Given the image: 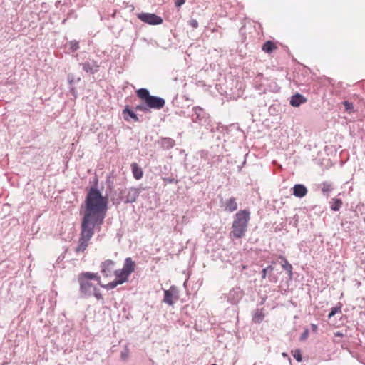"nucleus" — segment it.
<instances>
[{"label":"nucleus","mask_w":365,"mask_h":365,"mask_svg":"<svg viewBox=\"0 0 365 365\" xmlns=\"http://www.w3.org/2000/svg\"><path fill=\"white\" fill-rule=\"evenodd\" d=\"M81 208L83 215L78 245L75 250L76 253L83 252L86 250L94 234V229L100 228L103 223L108 210V201L97 188L91 187Z\"/></svg>","instance_id":"obj_1"},{"label":"nucleus","mask_w":365,"mask_h":365,"mask_svg":"<svg viewBox=\"0 0 365 365\" xmlns=\"http://www.w3.org/2000/svg\"><path fill=\"white\" fill-rule=\"evenodd\" d=\"M250 220V212L249 210H242L237 212L234 216L232 230L230 233V237L232 239L243 237L247 230Z\"/></svg>","instance_id":"obj_2"},{"label":"nucleus","mask_w":365,"mask_h":365,"mask_svg":"<svg viewBox=\"0 0 365 365\" xmlns=\"http://www.w3.org/2000/svg\"><path fill=\"white\" fill-rule=\"evenodd\" d=\"M91 280H95L98 284L101 282V278L98 273L86 272L78 275V281L80 285V292L83 297H91L93 291L96 288V286L91 282Z\"/></svg>","instance_id":"obj_3"},{"label":"nucleus","mask_w":365,"mask_h":365,"mask_svg":"<svg viewBox=\"0 0 365 365\" xmlns=\"http://www.w3.org/2000/svg\"><path fill=\"white\" fill-rule=\"evenodd\" d=\"M136 93L138 97L143 100L149 108L160 110L165 106L164 98L151 96L146 88H140Z\"/></svg>","instance_id":"obj_4"},{"label":"nucleus","mask_w":365,"mask_h":365,"mask_svg":"<svg viewBox=\"0 0 365 365\" xmlns=\"http://www.w3.org/2000/svg\"><path fill=\"white\" fill-rule=\"evenodd\" d=\"M191 118L194 123H198L201 125H206L209 121L208 114L199 106L193 107Z\"/></svg>","instance_id":"obj_5"},{"label":"nucleus","mask_w":365,"mask_h":365,"mask_svg":"<svg viewBox=\"0 0 365 365\" xmlns=\"http://www.w3.org/2000/svg\"><path fill=\"white\" fill-rule=\"evenodd\" d=\"M140 192V190L136 187L125 188L121 192V197L125 203H132L136 201Z\"/></svg>","instance_id":"obj_6"},{"label":"nucleus","mask_w":365,"mask_h":365,"mask_svg":"<svg viewBox=\"0 0 365 365\" xmlns=\"http://www.w3.org/2000/svg\"><path fill=\"white\" fill-rule=\"evenodd\" d=\"M138 18L150 25H158L163 23V19L155 14L140 13L138 14Z\"/></svg>","instance_id":"obj_7"},{"label":"nucleus","mask_w":365,"mask_h":365,"mask_svg":"<svg viewBox=\"0 0 365 365\" xmlns=\"http://www.w3.org/2000/svg\"><path fill=\"white\" fill-rule=\"evenodd\" d=\"M243 296V291L240 287H235L230 290L227 295V302L232 304H237Z\"/></svg>","instance_id":"obj_8"},{"label":"nucleus","mask_w":365,"mask_h":365,"mask_svg":"<svg viewBox=\"0 0 365 365\" xmlns=\"http://www.w3.org/2000/svg\"><path fill=\"white\" fill-rule=\"evenodd\" d=\"M115 266V262L111 259H106L101 264V272L104 277L111 275Z\"/></svg>","instance_id":"obj_9"},{"label":"nucleus","mask_w":365,"mask_h":365,"mask_svg":"<svg viewBox=\"0 0 365 365\" xmlns=\"http://www.w3.org/2000/svg\"><path fill=\"white\" fill-rule=\"evenodd\" d=\"M82 66L83 70L86 71V73H89L91 74H94L98 71L99 66L98 63L94 61H86L84 63H81Z\"/></svg>","instance_id":"obj_10"},{"label":"nucleus","mask_w":365,"mask_h":365,"mask_svg":"<svg viewBox=\"0 0 365 365\" xmlns=\"http://www.w3.org/2000/svg\"><path fill=\"white\" fill-rule=\"evenodd\" d=\"M135 264L130 257L125 258L123 267L121 269L124 273L130 275L135 271Z\"/></svg>","instance_id":"obj_11"},{"label":"nucleus","mask_w":365,"mask_h":365,"mask_svg":"<svg viewBox=\"0 0 365 365\" xmlns=\"http://www.w3.org/2000/svg\"><path fill=\"white\" fill-rule=\"evenodd\" d=\"M237 209V202L235 197H232L224 202V210L229 212H233Z\"/></svg>","instance_id":"obj_12"},{"label":"nucleus","mask_w":365,"mask_h":365,"mask_svg":"<svg viewBox=\"0 0 365 365\" xmlns=\"http://www.w3.org/2000/svg\"><path fill=\"white\" fill-rule=\"evenodd\" d=\"M176 293V288L174 286H171L170 288L168 290H164V298H163V302L169 304L173 305V295Z\"/></svg>","instance_id":"obj_13"},{"label":"nucleus","mask_w":365,"mask_h":365,"mask_svg":"<svg viewBox=\"0 0 365 365\" xmlns=\"http://www.w3.org/2000/svg\"><path fill=\"white\" fill-rule=\"evenodd\" d=\"M307 102V98L300 93H296L291 97L290 105L293 107H299Z\"/></svg>","instance_id":"obj_14"},{"label":"nucleus","mask_w":365,"mask_h":365,"mask_svg":"<svg viewBox=\"0 0 365 365\" xmlns=\"http://www.w3.org/2000/svg\"><path fill=\"white\" fill-rule=\"evenodd\" d=\"M293 195L297 197L302 198L304 197L307 193V187L302 184H297L293 188Z\"/></svg>","instance_id":"obj_15"},{"label":"nucleus","mask_w":365,"mask_h":365,"mask_svg":"<svg viewBox=\"0 0 365 365\" xmlns=\"http://www.w3.org/2000/svg\"><path fill=\"white\" fill-rule=\"evenodd\" d=\"M158 144L160 145L163 149L169 150L174 147L175 142L170 138H162L160 140H158Z\"/></svg>","instance_id":"obj_16"},{"label":"nucleus","mask_w":365,"mask_h":365,"mask_svg":"<svg viewBox=\"0 0 365 365\" xmlns=\"http://www.w3.org/2000/svg\"><path fill=\"white\" fill-rule=\"evenodd\" d=\"M115 279L120 284H123L124 282H127L128 280V274H126L123 272V270L117 269L114 272Z\"/></svg>","instance_id":"obj_17"},{"label":"nucleus","mask_w":365,"mask_h":365,"mask_svg":"<svg viewBox=\"0 0 365 365\" xmlns=\"http://www.w3.org/2000/svg\"><path fill=\"white\" fill-rule=\"evenodd\" d=\"M131 169H132V173H133V177L136 180H140L142 178V177L143 175V173L142 169L138 165L137 163H132Z\"/></svg>","instance_id":"obj_18"},{"label":"nucleus","mask_w":365,"mask_h":365,"mask_svg":"<svg viewBox=\"0 0 365 365\" xmlns=\"http://www.w3.org/2000/svg\"><path fill=\"white\" fill-rule=\"evenodd\" d=\"M279 259L282 260V268L287 272L289 277L291 278L293 275V272H292V264H290L289 263V262L287 261V259L283 257V256H280L279 257Z\"/></svg>","instance_id":"obj_19"},{"label":"nucleus","mask_w":365,"mask_h":365,"mask_svg":"<svg viewBox=\"0 0 365 365\" xmlns=\"http://www.w3.org/2000/svg\"><path fill=\"white\" fill-rule=\"evenodd\" d=\"M264 318V314L262 309H257L252 316V321L255 323H260Z\"/></svg>","instance_id":"obj_20"},{"label":"nucleus","mask_w":365,"mask_h":365,"mask_svg":"<svg viewBox=\"0 0 365 365\" xmlns=\"http://www.w3.org/2000/svg\"><path fill=\"white\" fill-rule=\"evenodd\" d=\"M262 49L267 53H271L277 49V46L272 41H267L263 44Z\"/></svg>","instance_id":"obj_21"},{"label":"nucleus","mask_w":365,"mask_h":365,"mask_svg":"<svg viewBox=\"0 0 365 365\" xmlns=\"http://www.w3.org/2000/svg\"><path fill=\"white\" fill-rule=\"evenodd\" d=\"M123 113L128 114V116H124L125 120H129L130 118L133 119L134 121L138 122L139 120L137 115L130 109H129L128 106H126L123 110Z\"/></svg>","instance_id":"obj_22"},{"label":"nucleus","mask_w":365,"mask_h":365,"mask_svg":"<svg viewBox=\"0 0 365 365\" xmlns=\"http://www.w3.org/2000/svg\"><path fill=\"white\" fill-rule=\"evenodd\" d=\"M330 203V207L334 211H338L342 205V201L341 199H332V201Z\"/></svg>","instance_id":"obj_23"},{"label":"nucleus","mask_w":365,"mask_h":365,"mask_svg":"<svg viewBox=\"0 0 365 365\" xmlns=\"http://www.w3.org/2000/svg\"><path fill=\"white\" fill-rule=\"evenodd\" d=\"M342 305L341 303H339L336 307H332L330 313L328 315V318L331 319L333 316H334L336 313L340 312L341 309Z\"/></svg>","instance_id":"obj_24"},{"label":"nucleus","mask_w":365,"mask_h":365,"mask_svg":"<svg viewBox=\"0 0 365 365\" xmlns=\"http://www.w3.org/2000/svg\"><path fill=\"white\" fill-rule=\"evenodd\" d=\"M332 189L331 185L327 182H324L322 184V191L324 194H328Z\"/></svg>","instance_id":"obj_25"},{"label":"nucleus","mask_w":365,"mask_h":365,"mask_svg":"<svg viewBox=\"0 0 365 365\" xmlns=\"http://www.w3.org/2000/svg\"><path fill=\"white\" fill-rule=\"evenodd\" d=\"M120 284L116 279L113 280L111 282H109L106 285H103V287L106 288L107 289H112L116 287L118 285Z\"/></svg>","instance_id":"obj_26"},{"label":"nucleus","mask_w":365,"mask_h":365,"mask_svg":"<svg viewBox=\"0 0 365 365\" xmlns=\"http://www.w3.org/2000/svg\"><path fill=\"white\" fill-rule=\"evenodd\" d=\"M293 357L298 361L300 362L302 360V354L299 349H295L292 351Z\"/></svg>","instance_id":"obj_27"},{"label":"nucleus","mask_w":365,"mask_h":365,"mask_svg":"<svg viewBox=\"0 0 365 365\" xmlns=\"http://www.w3.org/2000/svg\"><path fill=\"white\" fill-rule=\"evenodd\" d=\"M69 46L71 51H76L79 48L78 42L76 41H70Z\"/></svg>","instance_id":"obj_28"},{"label":"nucleus","mask_w":365,"mask_h":365,"mask_svg":"<svg viewBox=\"0 0 365 365\" xmlns=\"http://www.w3.org/2000/svg\"><path fill=\"white\" fill-rule=\"evenodd\" d=\"M272 271H273V267L271 265H269V266L267 267L266 268L263 269L262 272V279H265L266 277H267V272H271Z\"/></svg>","instance_id":"obj_29"},{"label":"nucleus","mask_w":365,"mask_h":365,"mask_svg":"<svg viewBox=\"0 0 365 365\" xmlns=\"http://www.w3.org/2000/svg\"><path fill=\"white\" fill-rule=\"evenodd\" d=\"M148 109H149V108L146 106V104L145 105H144V104L138 105L135 107L136 110H140V111H143V112L148 111Z\"/></svg>","instance_id":"obj_30"},{"label":"nucleus","mask_w":365,"mask_h":365,"mask_svg":"<svg viewBox=\"0 0 365 365\" xmlns=\"http://www.w3.org/2000/svg\"><path fill=\"white\" fill-rule=\"evenodd\" d=\"M92 294H93L95 296V297L97 299H102V294H101V292H99V289L96 288L93 291V293Z\"/></svg>","instance_id":"obj_31"},{"label":"nucleus","mask_w":365,"mask_h":365,"mask_svg":"<svg viewBox=\"0 0 365 365\" xmlns=\"http://www.w3.org/2000/svg\"><path fill=\"white\" fill-rule=\"evenodd\" d=\"M189 25L192 28L196 29L198 27V22L196 19H191L189 21Z\"/></svg>","instance_id":"obj_32"},{"label":"nucleus","mask_w":365,"mask_h":365,"mask_svg":"<svg viewBox=\"0 0 365 365\" xmlns=\"http://www.w3.org/2000/svg\"><path fill=\"white\" fill-rule=\"evenodd\" d=\"M344 105L345 106V109L346 110H350L353 109V104L351 103H349L348 101H344Z\"/></svg>","instance_id":"obj_33"},{"label":"nucleus","mask_w":365,"mask_h":365,"mask_svg":"<svg viewBox=\"0 0 365 365\" xmlns=\"http://www.w3.org/2000/svg\"><path fill=\"white\" fill-rule=\"evenodd\" d=\"M308 336H309V331H308V329H305L300 336V340L304 341V340L307 339Z\"/></svg>","instance_id":"obj_34"},{"label":"nucleus","mask_w":365,"mask_h":365,"mask_svg":"<svg viewBox=\"0 0 365 365\" xmlns=\"http://www.w3.org/2000/svg\"><path fill=\"white\" fill-rule=\"evenodd\" d=\"M185 2V0H176L175 2V4L177 7L181 6L182 4H184Z\"/></svg>","instance_id":"obj_35"},{"label":"nucleus","mask_w":365,"mask_h":365,"mask_svg":"<svg viewBox=\"0 0 365 365\" xmlns=\"http://www.w3.org/2000/svg\"><path fill=\"white\" fill-rule=\"evenodd\" d=\"M163 180L164 182H166L168 183H173L175 182V179L173 178H163Z\"/></svg>","instance_id":"obj_36"},{"label":"nucleus","mask_w":365,"mask_h":365,"mask_svg":"<svg viewBox=\"0 0 365 365\" xmlns=\"http://www.w3.org/2000/svg\"><path fill=\"white\" fill-rule=\"evenodd\" d=\"M200 157L202 158L206 159L207 158V152L205 150H202L200 152Z\"/></svg>","instance_id":"obj_37"},{"label":"nucleus","mask_w":365,"mask_h":365,"mask_svg":"<svg viewBox=\"0 0 365 365\" xmlns=\"http://www.w3.org/2000/svg\"><path fill=\"white\" fill-rule=\"evenodd\" d=\"M311 327H312V329L314 332H317V330H318V327L317 324H311Z\"/></svg>","instance_id":"obj_38"},{"label":"nucleus","mask_w":365,"mask_h":365,"mask_svg":"<svg viewBox=\"0 0 365 365\" xmlns=\"http://www.w3.org/2000/svg\"><path fill=\"white\" fill-rule=\"evenodd\" d=\"M336 335L338 336H342V334H341V333H337Z\"/></svg>","instance_id":"obj_39"},{"label":"nucleus","mask_w":365,"mask_h":365,"mask_svg":"<svg viewBox=\"0 0 365 365\" xmlns=\"http://www.w3.org/2000/svg\"><path fill=\"white\" fill-rule=\"evenodd\" d=\"M253 365H261V363L260 364L255 363Z\"/></svg>","instance_id":"obj_40"},{"label":"nucleus","mask_w":365,"mask_h":365,"mask_svg":"<svg viewBox=\"0 0 365 365\" xmlns=\"http://www.w3.org/2000/svg\"><path fill=\"white\" fill-rule=\"evenodd\" d=\"M69 82H70V83H71L73 82V80H71V79L69 80Z\"/></svg>","instance_id":"obj_41"},{"label":"nucleus","mask_w":365,"mask_h":365,"mask_svg":"<svg viewBox=\"0 0 365 365\" xmlns=\"http://www.w3.org/2000/svg\"><path fill=\"white\" fill-rule=\"evenodd\" d=\"M211 365H217V364H211Z\"/></svg>","instance_id":"obj_42"}]
</instances>
